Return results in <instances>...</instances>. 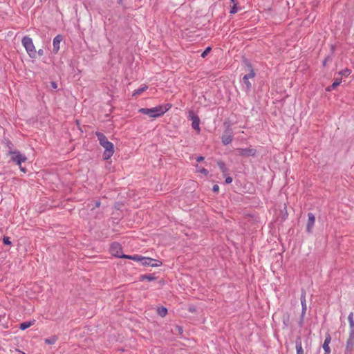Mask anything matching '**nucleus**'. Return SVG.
<instances>
[{"instance_id": "c85d7f7f", "label": "nucleus", "mask_w": 354, "mask_h": 354, "mask_svg": "<svg viewBox=\"0 0 354 354\" xmlns=\"http://www.w3.org/2000/svg\"><path fill=\"white\" fill-rule=\"evenodd\" d=\"M92 203H93V207H92V209H93V208H97V207H100V205H101L100 201L93 200V201H92Z\"/></svg>"}, {"instance_id": "f03ea898", "label": "nucleus", "mask_w": 354, "mask_h": 354, "mask_svg": "<svg viewBox=\"0 0 354 354\" xmlns=\"http://www.w3.org/2000/svg\"><path fill=\"white\" fill-rule=\"evenodd\" d=\"M21 43L29 57L30 58H36L37 50L35 49L32 39L28 36H24L21 39Z\"/></svg>"}, {"instance_id": "b1692460", "label": "nucleus", "mask_w": 354, "mask_h": 354, "mask_svg": "<svg viewBox=\"0 0 354 354\" xmlns=\"http://www.w3.org/2000/svg\"><path fill=\"white\" fill-rule=\"evenodd\" d=\"M147 88V86H144V87H142V88H138V89L134 91V92L133 93V95L135 96V95H140L142 92L146 91Z\"/></svg>"}, {"instance_id": "58836bf2", "label": "nucleus", "mask_w": 354, "mask_h": 354, "mask_svg": "<svg viewBox=\"0 0 354 354\" xmlns=\"http://www.w3.org/2000/svg\"><path fill=\"white\" fill-rule=\"evenodd\" d=\"M50 85H51L52 88H55V89H56L57 88V84L55 82H51Z\"/></svg>"}, {"instance_id": "393cba45", "label": "nucleus", "mask_w": 354, "mask_h": 354, "mask_svg": "<svg viewBox=\"0 0 354 354\" xmlns=\"http://www.w3.org/2000/svg\"><path fill=\"white\" fill-rule=\"evenodd\" d=\"M4 142L6 147L8 148V151H13L12 149L14 145L10 140H9L8 139H5Z\"/></svg>"}, {"instance_id": "9b49d317", "label": "nucleus", "mask_w": 354, "mask_h": 354, "mask_svg": "<svg viewBox=\"0 0 354 354\" xmlns=\"http://www.w3.org/2000/svg\"><path fill=\"white\" fill-rule=\"evenodd\" d=\"M331 342V337L329 333H327L325 337V339L323 344V349L324 350V354H330V348L329 346V344Z\"/></svg>"}, {"instance_id": "6e6552de", "label": "nucleus", "mask_w": 354, "mask_h": 354, "mask_svg": "<svg viewBox=\"0 0 354 354\" xmlns=\"http://www.w3.org/2000/svg\"><path fill=\"white\" fill-rule=\"evenodd\" d=\"M189 119L192 121V128L194 130L200 131V119L198 115H195L193 112H189Z\"/></svg>"}, {"instance_id": "72a5a7b5", "label": "nucleus", "mask_w": 354, "mask_h": 354, "mask_svg": "<svg viewBox=\"0 0 354 354\" xmlns=\"http://www.w3.org/2000/svg\"><path fill=\"white\" fill-rule=\"evenodd\" d=\"M162 109H167V111L171 107V105L170 104H166L163 106L160 105Z\"/></svg>"}, {"instance_id": "37998d69", "label": "nucleus", "mask_w": 354, "mask_h": 354, "mask_svg": "<svg viewBox=\"0 0 354 354\" xmlns=\"http://www.w3.org/2000/svg\"><path fill=\"white\" fill-rule=\"evenodd\" d=\"M329 57H327L324 61H323V65L325 66L326 65V62L328 60Z\"/></svg>"}, {"instance_id": "9d476101", "label": "nucleus", "mask_w": 354, "mask_h": 354, "mask_svg": "<svg viewBox=\"0 0 354 354\" xmlns=\"http://www.w3.org/2000/svg\"><path fill=\"white\" fill-rule=\"evenodd\" d=\"M63 39V37L61 35H57L54 39H53V51L54 53H57L59 50V48H60V43L61 41H62Z\"/></svg>"}, {"instance_id": "e433bc0d", "label": "nucleus", "mask_w": 354, "mask_h": 354, "mask_svg": "<svg viewBox=\"0 0 354 354\" xmlns=\"http://www.w3.org/2000/svg\"><path fill=\"white\" fill-rule=\"evenodd\" d=\"M313 223H308V225H307V230H308V232H310V230L313 228Z\"/></svg>"}, {"instance_id": "7c9ffc66", "label": "nucleus", "mask_w": 354, "mask_h": 354, "mask_svg": "<svg viewBox=\"0 0 354 354\" xmlns=\"http://www.w3.org/2000/svg\"><path fill=\"white\" fill-rule=\"evenodd\" d=\"M342 75H344V76H348V75H350L351 73V71L348 70V69H346L344 71H342L339 73Z\"/></svg>"}, {"instance_id": "1a4fd4ad", "label": "nucleus", "mask_w": 354, "mask_h": 354, "mask_svg": "<svg viewBox=\"0 0 354 354\" xmlns=\"http://www.w3.org/2000/svg\"><path fill=\"white\" fill-rule=\"evenodd\" d=\"M142 265L150 266L151 267H158L162 265V262L149 257H143Z\"/></svg>"}, {"instance_id": "c9c22d12", "label": "nucleus", "mask_w": 354, "mask_h": 354, "mask_svg": "<svg viewBox=\"0 0 354 354\" xmlns=\"http://www.w3.org/2000/svg\"><path fill=\"white\" fill-rule=\"evenodd\" d=\"M232 182V177H230V176H227V177H226V178H225V183H226L227 184H230V183H231Z\"/></svg>"}, {"instance_id": "aec40b11", "label": "nucleus", "mask_w": 354, "mask_h": 354, "mask_svg": "<svg viewBox=\"0 0 354 354\" xmlns=\"http://www.w3.org/2000/svg\"><path fill=\"white\" fill-rule=\"evenodd\" d=\"M301 306H302V315H304L306 313V304L305 296L301 297Z\"/></svg>"}, {"instance_id": "6ab92c4d", "label": "nucleus", "mask_w": 354, "mask_h": 354, "mask_svg": "<svg viewBox=\"0 0 354 354\" xmlns=\"http://www.w3.org/2000/svg\"><path fill=\"white\" fill-rule=\"evenodd\" d=\"M353 344H354L353 339L352 337H350V338L347 340V342H346V349L351 351L353 349Z\"/></svg>"}, {"instance_id": "5701e85b", "label": "nucleus", "mask_w": 354, "mask_h": 354, "mask_svg": "<svg viewBox=\"0 0 354 354\" xmlns=\"http://www.w3.org/2000/svg\"><path fill=\"white\" fill-rule=\"evenodd\" d=\"M231 2L234 3V5L230 8V14H235L238 12V8L236 6V3H235V0H230Z\"/></svg>"}, {"instance_id": "f3484780", "label": "nucleus", "mask_w": 354, "mask_h": 354, "mask_svg": "<svg viewBox=\"0 0 354 354\" xmlns=\"http://www.w3.org/2000/svg\"><path fill=\"white\" fill-rule=\"evenodd\" d=\"M218 164V166L220 169V170L223 173V174H226L227 171H228V169L227 168L225 162H222V161H218L217 162Z\"/></svg>"}, {"instance_id": "cd10ccee", "label": "nucleus", "mask_w": 354, "mask_h": 354, "mask_svg": "<svg viewBox=\"0 0 354 354\" xmlns=\"http://www.w3.org/2000/svg\"><path fill=\"white\" fill-rule=\"evenodd\" d=\"M3 242L5 245H10L12 244L11 241H10V238L8 236H3Z\"/></svg>"}, {"instance_id": "2eb2a0df", "label": "nucleus", "mask_w": 354, "mask_h": 354, "mask_svg": "<svg viewBox=\"0 0 354 354\" xmlns=\"http://www.w3.org/2000/svg\"><path fill=\"white\" fill-rule=\"evenodd\" d=\"M242 82L245 85L246 91L247 92L250 91L251 88H252V84L250 82L249 79H247L246 77H243Z\"/></svg>"}, {"instance_id": "ddd939ff", "label": "nucleus", "mask_w": 354, "mask_h": 354, "mask_svg": "<svg viewBox=\"0 0 354 354\" xmlns=\"http://www.w3.org/2000/svg\"><path fill=\"white\" fill-rule=\"evenodd\" d=\"M341 83V80H335V81L330 85L326 88V91L330 92L331 91L336 88L337 86H339Z\"/></svg>"}, {"instance_id": "c756f323", "label": "nucleus", "mask_w": 354, "mask_h": 354, "mask_svg": "<svg viewBox=\"0 0 354 354\" xmlns=\"http://www.w3.org/2000/svg\"><path fill=\"white\" fill-rule=\"evenodd\" d=\"M198 172L204 174L205 176H207L208 174H209V171H207V169H205V168H201V169H199L198 170Z\"/></svg>"}, {"instance_id": "2f4dec72", "label": "nucleus", "mask_w": 354, "mask_h": 354, "mask_svg": "<svg viewBox=\"0 0 354 354\" xmlns=\"http://www.w3.org/2000/svg\"><path fill=\"white\" fill-rule=\"evenodd\" d=\"M308 221H315V217L313 213L309 212L308 214Z\"/></svg>"}, {"instance_id": "f257e3e1", "label": "nucleus", "mask_w": 354, "mask_h": 354, "mask_svg": "<svg viewBox=\"0 0 354 354\" xmlns=\"http://www.w3.org/2000/svg\"><path fill=\"white\" fill-rule=\"evenodd\" d=\"M95 135L97 137L100 145L104 148L103 158L104 160L109 159L114 153L113 144L109 142L107 138L102 133L96 131Z\"/></svg>"}, {"instance_id": "412c9836", "label": "nucleus", "mask_w": 354, "mask_h": 354, "mask_svg": "<svg viewBox=\"0 0 354 354\" xmlns=\"http://www.w3.org/2000/svg\"><path fill=\"white\" fill-rule=\"evenodd\" d=\"M297 354H304V351L301 346V342H297L296 343Z\"/></svg>"}, {"instance_id": "f8f14e48", "label": "nucleus", "mask_w": 354, "mask_h": 354, "mask_svg": "<svg viewBox=\"0 0 354 354\" xmlns=\"http://www.w3.org/2000/svg\"><path fill=\"white\" fill-rule=\"evenodd\" d=\"M144 257L140 255H123V259H131L135 261H140L142 263Z\"/></svg>"}, {"instance_id": "20e7f679", "label": "nucleus", "mask_w": 354, "mask_h": 354, "mask_svg": "<svg viewBox=\"0 0 354 354\" xmlns=\"http://www.w3.org/2000/svg\"><path fill=\"white\" fill-rule=\"evenodd\" d=\"M8 155L10 156L11 160L19 166L27 160V158L19 151H8Z\"/></svg>"}, {"instance_id": "0eeeda50", "label": "nucleus", "mask_w": 354, "mask_h": 354, "mask_svg": "<svg viewBox=\"0 0 354 354\" xmlns=\"http://www.w3.org/2000/svg\"><path fill=\"white\" fill-rule=\"evenodd\" d=\"M221 140L224 145H227L232 141V131L230 128L228 127L224 131Z\"/></svg>"}, {"instance_id": "a878e982", "label": "nucleus", "mask_w": 354, "mask_h": 354, "mask_svg": "<svg viewBox=\"0 0 354 354\" xmlns=\"http://www.w3.org/2000/svg\"><path fill=\"white\" fill-rule=\"evenodd\" d=\"M56 342H57V338L55 337L47 338L45 339V342L48 344H54Z\"/></svg>"}, {"instance_id": "a19ab883", "label": "nucleus", "mask_w": 354, "mask_h": 354, "mask_svg": "<svg viewBox=\"0 0 354 354\" xmlns=\"http://www.w3.org/2000/svg\"><path fill=\"white\" fill-rule=\"evenodd\" d=\"M204 160V157L203 156H198L196 158V161L197 162H201V161H203Z\"/></svg>"}, {"instance_id": "4c0bfd02", "label": "nucleus", "mask_w": 354, "mask_h": 354, "mask_svg": "<svg viewBox=\"0 0 354 354\" xmlns=\"http://www.w3.org/2000/svg\"><path fill=\"white\" fill-rule=\"evenodd\" d=\"M37 55L39 56H43L44 55V50L39 49L38 51H37Z\"/></svg>"}, {"instance_id": "423d86ee", "label": "nucleus", "mask_w": 354, "mask_h": 354, "mask_svg": "<svg viewBox=\"0 0 354 354\" xmlns=\"http://www.w3.org/2000/svg\"><path fill=\"white\" fill-rule=\"evenodd\" d=\"M111 254L116 257L122 258V250L121 245L118 243H113L110 248Z\"/></svg>"}, {"instance_id": "7ed1b4c3", "label": "nucleus", "mask_w": 354, "mask_h": 354, "mask_svg": "<svg viewBox=\"0 0 354 354\" xmlns=\"http://www.w3.org/2000/svg\"><path fill=\"white\" fill-rule=\"evenodd\" d=\"M138 111L151 118H158L164 115V113L167 112V109H162L161 106H158L151 109L141 108Z\"/></svg>"}, {"instance_id": "a211bd4d", "label": "nucleus", "mask_w": 354, "mask_h": 354, "mask_svg": "<svg viewBox=\"0 0 354 354\" xmlns=\"http://www.w3.org/2000/svg\"><path fill=\"white\" fill-rule=\"evenodd\" d=\"M157 313L160 317H164L167 314V309L165 307H160L158 308Z\"/></svg>"}, {"instance_id": "39448f33", "label": "nucleus", "mask_w": 354, "mask_h": 354, "mask_svg": "<svg viewBox=\"0 0 354 354\" xmlns=\"http://www.w3.org/2000/svg\"><path fill=\"white\" fill-rule=\"evenodd\" d=\"M236 154L242 157L254 156L257 153V150L254 148H238L236 149Z\"/></svg>"}, {"instance_id": "4be33fe9", "label": "nucleus", "mask_w": 354, "mask_h": 354, "mask_svg": "<svg viewBox=\"0 0 354 354\" xmlns=\"http://www.w3.org/2000/svg\"><path fill=\"white\" fill-rule=\"evenodd\" d=\"M140 279L141 281H144V280L153 281L156 279V277L152 275H141Z\"/></svg>"}, {"instance_id": "bb28decb", "label": "nucleus", "mask_w": 354, "mask_h": 354, "mask_svg": "<svg viewBox=\"0 0 354 354\" xmlns=\"http://www.w3.org/2000/svg\"><path fill=\"white\" fill-rule=\"evenodd\" d=\"M211 50H212L211 47L206 48V49L202 53L201 57L203 58H205L208 55V53H209Z\"/></svg>"}, {"instance_id": "473e14b6", "label": "nucleus", "mask_w": 354, "mask_h": 354, "mask_svg": "<svg viewBox=\"0 0 354 354\" xmlns=\"http://www.w3.org/2000/svg\"><path fill=\"white\" fill-rule=\"evenodd\" d=\"M351 316L352 314L349 316L350 326L353 328V330H354V321L353 320Z\"/></svg>"}, {"instance_id": "ea45409f", "label": "nucleus", "mask_w": 354, "mask_h": 354, "mask_svg": "<svg viewBox=\"0 0 354 354\" xmlns=\"http://www.w3.org/2000/svg\"><path fill=\"white\" fill-rule=\"evenodd\" d=\"M176 329L177 330V331L179 333H183V328L181 326H176Z\"/></svg>"}, {"instance_id": "dca6fc26", "label": "nucleus", "mask_w": 354, "mask_h": 354, "mask_svg": "<svg viewBox=\"0 0 354 354\" xmlns=\"http://www.w3.org/2000/svg\"><path fill=\"white\" fill-rule=\"evenodd\" d=\"M248 66L250 72H249V73L245 75L243 77H246L247 79L254 78L256 75V73L254 71V70L250 64H248Z\"/></svg>"}, {"instance_id": "79ce46f5", "label": "nucleus", "mask_w": 354, "mask_h": 354, "mask_svg": "<svg viewBox=\"0 0 354 354\" xmlns=\"http://www.w3.org/2000/svg\"><path fill=\"white\" fill-rule=\"evenodd\" d=\"M19 169H20V170H21V171H23L24 173H26V168H25V167H22V166H21V165H20V166H19Z\"/></svg>"}, {"instance_id": "f704fd0d", "label": "nucleus", "mask_w": 354, "mask_h": 354, "mask_svg": "<svg viewBox=\"0 0 354 354\" xmlns=\"http://www.w3.org/2000/svg\"><path fill=\"white\" fill-rule=\"evenodd\" d=\"M219 190V186L218 185H214L212 187V191L214 192L217 193Z\"/></svg>"}, {"instance_id": "4468645a", "label": "nucleus", "mask_w": 354, "mask_h": 354, "mask_svg": "<svg viewBox=\"0 0 354 354\" xmlns=\"http://www.w3.org/2000/svg\"><path fill=\"white\" fill-rule=\"evenodd\" d=\"M35 323V320H32V321H30V322H22L21 324H20V329L24 330H26V328L30 327L31 326H32Z\"/></svg>"}]
</instances>
